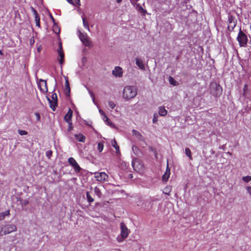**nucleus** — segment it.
I'll return each instance as SVG.
<instances>
[{
    "label": "nucleus",
    "instance_id": "1",
    "mask_svg": "<svg viewBox=\"0 0 251 251\" xmlns=\"http://www.w3.org/2000/svg\"><path fill=\"white\" fill-rule=\"evenodd\" d=\"M137 95L136 89L134 86H126L123 90V98L128 100L134 98Z\"/></svg>",
    "mask_w": 251,
    "mask_h": 251
},
{
    "label": "nucleus",
    "instance_id": "2",
    "mask_svg": "<svg viewBox=\"0 0 251 251\" xmlns=\"http://www.w3.org/2000/svg\"><path fill=\"white\" fill-rule=\"evenodd\" d=\"M236 39L240 47H245L247 46L248 38L247 34L242 30L241 27L239 28Z\"/></svg>",
    "mask_w": 251,
    "mask_h": 251
},
{
    "label": "nucleus",
    "instance_id": "3",
    "mask_svg": "<svg viewBox=\"0 0 251 251\" xmlns=\"http://www.w3.org/2000/svg\"><path fill=\"white\" fill-rule=\"evenodd\" d=\"M211 93L216 97H219L222 94L223 89L220 84L215 83L211 84Z\"/></svg>",
    "mask_w": 251,
    "mask_h": 251
},
{
    "label": "nucleus",
    "instance_id": "4",
    "mask_svg": "<svg viewBox=\"0 0 251 251\" xmlns=\"http://www.w3.org/2000/svg\"><path fill=\"white\" fill-rule=\"evenodd\" d=\"M16 230L17 227L15 225L13 224L6 225L1 227V231L0 232V236H2V234H1V232L3 231V235H6L11 233V232L15 231Z\"/></svg>",
    "mask_w": 251,
    "mask_h": 251
},
{
    "label": "nucleus",
    "instance_id": "5",
    "mask_svg": "<svg viewBox=\"0 0 251 251\" xmlns=\"http://www.w3.org/2000/svg\"><path fill=\"white\" fill-rule=\"evenodd\" d=\"M58 57L57 58V60L59 62V63L61 65H62L64 62V53L63 50L62 44L61 42H59V47L57 50Z\"/></svg>",
    "mask_w": 251,
    "mask_h": 251
},
{
    "label": "nucleus",
    "instance_id": "6",
    "mask_svg": "<svg viewBox=\"0 0 251 251\" xmlns=\"http://www.w3.org/2000/svg\"><path fill=\"white\" fill-rule=\"evenodd\" d=\"M95 177L97 181L103 182L108 180V176L104 172H96Z\"/></svg>",
    "mask_w": 251,
    "mask_h": 251
},
{
    "label": "nucleus",
    "instance_id": "7",
    "mask_svg": "<svg viewBox=\"0 0 251 251\" xmlns=\"http://www.w3.org/2000/svg\"><path fill=\"white\" fill-rule=\"evenodd\" d=\"M121 236L122 238L125 239L127 237L129 230L126 227V225L123 222L121 223Z\"/></svg>",
    "mask_w": 251,
    "mask_h": 251
},
{
    "label": "nucleus",
    "instance_id": "8",
    "mask_svg": "<svg viewBox=\"0 0 251 251\" xmlns=\"http://www.w3.org/2000/svg\"><path fill=\"white\" fill-rule=\"evenodd\" d=\"M68 162L69 164L73 167L76 173H79L81 170L76 160L73 157H69L68 158Z\"/></svg>",
    "mask_w": 251,
    "mask_h": 251
},
{
    "label": "nucleus",
    "instance_id": "9",
    "mask_svg": "<svg viewBox=\"0 0 251 251\" xmlns=\"http://www.w3.org/2000/svg\"><path fill=\"white\" fill-rule=\"evenodd\" d=\"M79 36L80 40L86 46L89 47L91 45V41L86 34L80 33Z\"/></svg>",
    "mask_w": 251,
    "mask_h": 251
},
{
    "label": "nucleus",
    "instance_id": "10",
    "mask_svg": "<svg viewBox=\"0 0 251 251\" xmlns=\"http://www.w3.org/2000/svg\"><path fill=\"white\" fill-rule=\"evenodd\" d=\"M31 10L33 12V14L35 18V21L36 23V25L38 26V27H40V18L39 16L37 11L36 10L35 8L31 7Z\"/></svg>",
    "mask_w": 251,
    "mask_h": 251
},
{
    "label": "nucleus",
    "instance_id": "11",
    "mask_svg": "<svg viewBox=\"0 0 251 251\" xmlns=\"http://www.w3.org/2000/svg\"><path fill=\"white\" fill-rule=\"evenodd\" d=\"M112 74L116 77H121L123 75V71L122 68L119 66L115 67L112 71Z\"/></svg>",
    "mask_w": 251,
    "mask_h": 251
},
{
    "label": "nucleus",
    "instance_id": "12",
    "mask_svg": "<svg viewBox=\"0 0 251 251\" xmlns=\"http://www.w3.org/2000/svg\"><path fill=\"white\" fill-rule=\"evenodd\" d=\"M38 86L40 90L43 92H47L48 88L47 86L46 81L43 79H40V82L38 84Z\"/></svg>",
    "mask_w": 251,
    "mask_h": 251
},
{
    "label": "nucleus",
    "instance_id": "13",
    "mask_svg": "<svg viewBox=\"0 0 251 251\" xmlns=\"http://www.w3.org/2000/svg\"><path fill=\"white\" fill-rule=\"evenodd\" d=\"M73 110L69 108L68 112L64 116V120L67 122L69 123L70 122H72V118L73 116Z\"/></svg>",
    "mask_w": 251,
    "mask_h": 251
},
{
    "label": "nucleus",
    "instance_id": "14",
    "mask_svg": "<svg viewBox=\"0 0 251 251\" xmlns=\"http://www.w3.org/2000/svg\"><path fill=\"white\" fill-rule=\"evenodd\" d=\"M47 99L50 103V108L53 110L55 111L56 107L57 106V101L55 100H52L50 98L47 97Z\"/></svg>",
    "mask_w": 251,
    "mask_h": 251
},
{
    "label": "nucleus",
    "instance_id": "15",
    "mask_svg": "<svg viewBox=\"0 0 251 251\" xmlns=\"http://www.w3.org/2000/svg\"><path fill=\"white\" fill-rule=\"evenodd\" d=\"M133 135H134L137 139L140 141H144V138L143 135L138 131L135 129L132 130Z\"/></svg>",
    "mask_w": 251,
    "mask_h": 251
},
{
    "label": "nucleus",
    "instance_id": "16",
    "mask_svg": "<svg viewBox=\"0 0 251 251\" xmlns=\"http://www.w3.org/2000/svg\"><path fill=\"white\" fill-rule=\"evenodd\" d=\"M136 64L138 66V67L143 70H144L145 69V65L143 62V61L140 58H136Z\"/></svg>",
    "mask_w": 251,
    "mask_h": 251
},
{
    "label": "nucleus",
    "instance_id": "17",
    "mask_svg": "<svg viewBox=\"0 0 251 251\" xmlns=\"http://www.w3.org/2000/svg\"><path fill=\"white\" fill-rule=\"evenodd\" d=\"M65 85V92L66 95L67 96H70L71 89H70V87L69 82V81L68 79H66Z\"/></svg>",
    "mask_w": 251,
    "mask_h": 251
},
{
    "label": "nucleus",
    "instance_id": "18",
    "mask_svg": "<svg viewBox=\"0 0 251 251\" xmlns=\"http://www.w3.org/2000/svg\"><path fill=\"white\" fill-rule=\"evenodd\" d=\"M75 139L79 142L84 143L85 141V137L82 134H75Z\"/></svg>",
    "mask_w": 251,
    "mask_h": 251
},
{
    "label": "nucleus",
    "instance_id": "19",
    "mask_svg": "<svg viewBox=\"0 0 251 251\" xmlns=\"http://www.w3.org/2000/svg\"><path fill=\"white\" fill-rule=\"evenodd\" d=\"M237 23H227V29L229 31L232 32L234 30V28L237 25Z\"/></svg>",
    "mask_w": 251,
    "mask_h": 251
},
{
    "label": "nucleus",
    "instance_id": "20",
    "mask_svg": "<svg viewBox=\"0 0 251 251\" xmlns=\"http://www.w3.org/2000/svg\"><path fill=\"white\" fill-rule=\"evenodd\" d=\"M132 150L134 153L137 156H140L141 154V152L139 148L135 145H133Z\"/></svg>",
    "mask_w": 251,
    "mask_h": 251
},
{
    "label": "nucleus",
    "instance_id": "21",
    "mask_svg": "<svg viewBox=\"0 0 251 251\" xmlns=\"http://www.w3.org/2000/svg\"><path fill=\"white\" fill-rule=\"evenodd\" d=\"M112 146L115 149L116 152L117 154H120V148L118 145H117V142L115 140H114L112 142Z\"/></svg>",
    "mask_w": 251,
    "mask_h": 251
},
{
    "label": "nucleus",
    "instance_id": "22",
    "mask_svg": "<svg viewBox=\"0 0 251 251\" xmlns=\"http://www.w3.org/2000/svg\"><path fill=\"white\" fill-rule=\"evenodd\" d=\"M168 169V167H167L166 172L162 176V180L163 181L166 182L168 180V179L170 176V170L169 169V172H167Z\"/></svg>",
    "mask_w": 251,
    "mask_h": 251
},
{
    "label": "nucleus",
    "instance_id": "23",
    "mask_svg": "<svg viewBox=\"0 0 251 251\" xmlns=\"http://www.w3.org/2000/svg\"><path fill=\"white\" fill-rule=\"evenodd\" d=\"M158 113L160 116H165L167 114V111L164 107H160Z\"/></svg>",
    "mask_w": 251,
    "mask_h": 251
},
{
    "label": "nucleus",
    "instance_id": "24",
    "mask_svg": "<svg viewBox=\"0 0 251 251\" xmlns=\"http://www.w3.org/2000/svg\"><path fill=\"white\" fill-rule=\"evenodd\" d=\"M99 112L100 113V114L101 115H103L104 117H103V120L105 121H106L108 124L110 126H112V124L111 123H110L109 122V119L108 118V117H107V116L105 114L104 111L103 110H102L101 109H100L99 110Z\"/></svg>",
    "mask_w": 251,
    "mask_h": 251
},
{
    "label": "nucleus",
    "instance_id": "25",
    "mask_svg": "<svg viewBox=\"0 0 251 251\" xmlns=\"http://www.w3.org/2000/svg\"><path fill=\"white\" fill-rule=\"evenodd\" d=\"M232 22L237 23L236 18L232 15H228L227 23H232Z\"/></svg>",
    "mask_w": 251,
    "mask_h": 251
},
{
    "label": "nucleus",
    "instance_id": "26",
    "mask_svg": "<svg viewBox=\"0 0 251 251\" xmlns=\"http://www.w3.org/2000/svg\"><path fill=\"white\" fill-rule=\"evenodd\" d=\"M172 190V187L171 186H167L163 191V193L168 195H170Z\"/></svg>",
    "mask_w": 251,
    "mask_h": 251
},
{
    "label": "nucleus",
    "instance_id": "27",
    "mask_svg": "<svg viewBox=\"0 0 251 251\" xmlns=\"http://www.w3.org/2000/svg\"><path fill=\"white\" fill-rule=\"evenodd\" d=\"M94 193L99 198H100L101 196V192L100 190L98 187H95L94 188Z\"/></svg>",
    "mask_w": 251,
    "mask_h": 251
},
{
    "label": "nucleus",
    "instance_id": "28",
    "mask_svg": "<svg viewBox=\"0 0 251 251\" xmlns=\"http://www.w3.org/2000/svg\"><path fill=\"white\" fill-rule=\"evenodd\" d=\"M136 9L141 13H142L144 15L147 13V11L145 10L140 5V4H136Z\"/></svg>",
    "mask_w": 251,
    "mask_h": 251
},
{
    "label": "nucleus",
    "instance_id": "29",
    "mask_svg": "<svg viewBox=\"0 0 251 251\" xmlns=\"http://www.w3.org/2000/svg\"><path fill=\"white\" fill-rule=\"evenodd\" d=\"M82 21L84 27L88 31H90L88 23L84 17H82Z\"/></svg>",
    "mask_w": 251,
    "mask_h": 251
},
{
    "label": "nucleus",
    "instance_id": "30",
    "mask_svg": "<svg viewBox=\"0 0 251 251\" xmlns=\"http://www.w3.org/2000/svg\"><path fill=\"white\" fill-rule=\"evenodd\" d=\"M185 152L186 155L190 159H192V154L191 150L189 148H186L185 149Z\"/></svg>",
    "mask_w": 251,
    "mask_h": 251
},
{
    "label": "nucleus",
    "instance_id": "31",
    "mask_svg": "<svg viewBox=\"0 0 251 251\" xmlns=\"http://www.w3.org/2000/svg\"><path fill=\"white\" fill-rule=\"evenodd\" d=\"M86 197H87V201L89 203H92L94 201V199L91 196L89 192H87Z\"/></svg>",
    "mask_w": 251,
    "mask_h": 251
},
{
    "label": "nucleus",
    "instance_id": "32",
    "mask_svg": "<svg viewBox=\"0 0 251 251\" xmlns=\"http://www.w3.org/2000/svg\"><path fill=\"white\" fill-rule=\"evenodd\" d=\"M104 147V145L103 142H100L98 145V150L100 152L102 151Z\"/></svg>",
    "mask_w": 251,
    "mask_h": 251
},
{
    "label": "nucleus",
    "instance_id": "33",
    "mask_svg": "<svg viewBox=\"0 0 251 251\" xmlns=\"http://www.w3.org/2000/svg\"><path fill=\"white\" fill-rule=\"evenodd\" d=\"M50 17L54 24L53 30L55 31V30H56V28L57 27V25H56V24L55 23V20L51 14H50Z\"/></svg>",
    "mask_w": 251,
    "mask_h": 251
},
{
    "label": "nucleus",
    "instance_id": "34",
    "mask_svg": "<svg viewBox=\"0 0 251 251\" xmlns=\"http://www.w3.org/2000/svg\"><path fill=\"white\" fill-rule=\"evenodd\" d=\"M242 180L246 182H248L251 181V176H243L242 177Z\"/></svg>",
    "mask_w": 251,
    "mask_h": 251
},
{
    "label": "nucleus",
    "instance_id": "35",
    "mask_svg": "<svg viewBox=\"0 0 251 251\" xmlns=\"http://www.w3.org/2000/svg\"><path fill=\"white\" fill-rule=\"evenodd\" d=\"M52 154V151L51 150H48L46 152V155L50 159Z\"/></svg>",
    "mask_w": 251,
    "mask_h": 251
},
{
    "label": "nucleus",
    "instance_id": "36",
    "mask_svg": "<svg viewBox=\"0 0 251 251\" xmlns=\"http://www.w3.org/2000/svg\"><path fill=\"white\" fill-rule=\"evenodd\" d=\"M247 90H248V85L246 84L244 85L243 89V96H246V92H247Z\"/></svg>",
    "mask_w": 251,
    "mask_h": 251
},
{
    "label": "nucleus",
    "instance_id": "37",
    "mask_svg": "<svg viewBox=\"0 0 251 251\" xmlns=\"http://www.w3.org/2000/svg\"><path fill=\"white\" fill-rule=\"evenodd\" d=\"M149 149L150 151H152L154 153L155 156L156 158L157 153V151H156V150L155 149H154L153 147H151V146H150L149 147Z\"/></svg>",
    "mask_w": 251,
    "mask_h": 251
},
{
    "label": "nucleus",
    "instance_id": "38",
    "mask_svg": "<svg viewBox=\"0 0 251 251\" xmlns=\"http://www.w3.org/2000/svg\"><path fill=\"white\" fill-rule=\"evenodd\" d=\"M21 203L22 206H25L29 203V201L27 200H24L21 201Z\"/></svg>",
    "mask_w": 251,
    "mask_h": 251
},
{
    "label": "nucleus",
    "instance_id": "39",
    "mask_svg": "<svg viewBox=\"0 0 251 251\" xmlns=\"http://www.w3.org/2000/svg\"><path fill=\"white\" fill-rule=\"evenodd\" d=\"M0 214H1L3 217V219L5 218V216H9L10 215V211L7 210L4 212L0 213Z\"/></svg>",
    "mask_w": 251,
    "mask_h": 251
},
{
    "label": "nucleus",
    "instance_id": "40",
    "mask_svg": "<svg viewBox=\"0 0 251 251\" xmlns=\"http://www.w3.org/2000/svg\"><path fill=\"white\" fill-rule=\"evenodd\" d=\"M18 132L21 135H25L27 134V132L25 130L19 129L18 130Z\"/></svg>",
    "mask_w": 251,
    "mask_h": 251
},
{
    "label": "nucleus",
    "instance_id": "41",
    "mask_svg": "<svg viewBox=\"0 0 251 251\" xmlns=\"http://www.w3.org/2000/svg\"><path fill=\"white\" fill-rule=\"evenodd\" d=\"M139 163V161L138 159H135L134 160L132 161V167L133 168H134V169L135 170H136V167H135V165L137 163Z\"/></svg>",
    "mask_w": 251,
    "mask_h": 251
},
{
    "label": "nucleus",
    "instance_id": "42",
    "mask_svg": "<svg viewBox=\"0 0 251 251\" xmlns=\"http://www.w3.org/2000/svg\"><path fill=\"white\" fill-rule=\"evenodd\" d=\"M68 124V131H71L73 128V125H72V122H70L69 123H67Z\"/></svg>",
    "mask_w": 251,
    "mask_h": 251
},
{
    "label": "nucleus",
    "instance_id": "43",
    "mask_svg": "<svg viewBox=\"0 0 251 251\" xmlns=\"http://www.w3.org/2000/svg\"><path fill=\"white\" fill-rule=\"evenodd\" d=\"M108 105H109V106L111 108V109H113L116 105L112 101H109L108 102Z\"/></svg>",
    "mask_w": 251,
    "mask_h": 251
},
{
    "label": "nucleus",
    "instance_id": "44",
    "mask_svg": "<svg viewBox=\"0 0 251 251\" xmlns=\"http://www.w3.org/2000/svg\"><path fill=\"white\" fill-rule=\"evenodd\" d=\"M169 80L171 84H173L174 85H175V83L176 82V80L174 79L173 77L170 76L169 77Z\"/></svg>",
    "mask_w": 251,
    "mask_h": 251
},
{
    "label": "nucleus",
    "instance_id": "45",
    "mask_svg": "<svg viewBox=\"0 0 251 251\" xmlns=\"http://www.w3.org/2000/svg\"><path fill=\"white\" fill-rule=\"evenodd\" d=\"M52 100L57 101V96L56 93H53L51 96Z\"/></svg>",
    "mask_w": 251,
    "mask_h": 251
},
{
    "label": "nucleus",
    "instance_id": "46",
    "mask_svg": "<svg viewBox=\"0 0 251 251\" xmlns=\"http://www.w3.org/2000/svg\"><path fill=\"white\" fill-rule=\"evenodd\" d=\"M35 114L37 120L38 121H39L40 119V115L39 113H36Z\"/></svg>",
    "mask_w": 251,
    "mask_h": 251
},
{
    "label": "nucleus",
    "instance_id": "47",
    "mask_svg": "<svg viewBox=\"0 0 251 251\" xmlns=\"http://www.w3.org/2000/svg\"><path fill=\"white\" fill-rule=\"evenodd\" d=\"M130 2L133 4L134 5L136 4L138 0H129Z\"/></svg>",
    "mask_w": 251,
    "mask_h": 251
},
{
    "label": "nucleus",
    "instance_id": "48",
    "mask_svg": "<svg viewBox=\"0 0 251 251\" xmlns=\"http://www.w3.org/2000/svg\"><path fill=\"white\" fill-rule=\"evenodd\" d=\"M152 122L153 123H155L157 122V118L155 115H154L153 118L152 119Z\"/></svg>",
    "mask_w": 251,
    "mask_h": 251
},
{
    "label": "nucleus",
    "instance_id": "49",
    "mask_svg": "<svg viewBox=\"0 0 251 251\" xmlns=\"http://www.w3.org/2000/svg\"><path fill=\"white\" fill-rule=\"evenodd\" d=\"M246 189L248 193L251 195V187L247 186Z\"/></svg>",
    "mask_w": 251,
    "mask_h": 251
},
{
    "label": "nucleus",
    "instance_id": "50",
    "mask_svg": "<svg viewBox=\"0 0 251 251\" xmlns=\"http://www.w3.org/2000/svg\"><path fill=\"white\" fill-rule=\"evenodd\" d=\"M75 2L78 5H80V0H75Z\"/></svg>",
    "mask_w": 251,
    "mask_h": 251
},
{
    "label": "nucleus",
    "instance_id": "51",
    "mask_svg": "<svg viewBox=\"0 0 251 251\" xmlns=\"http://www.w3.org/2000/svg\"><path fill=\"white\" fill-rule=\"evenodd\" d=\"M70 4H73L74 2L73 0H66Z\"/></svg>",
    "mask_w": 251,
    "mask_h": 251
},
{
    "label": "nucleus",
    "instance_id": "52",
    "mask_svg": "<svg viewBox=\"0 0 251 251\" xmlns=\"http://www.w3.org/2000/svg\"><path fill=\"white\" fill-rule=\"evenodd\" d=\"M3 220V217L1 214H0V221Z\"/></svg>",
    "mask_w": 251,
    "mask_h": 251
},
{
    "label": "nucleus",
    "instance_id": "53",
    "mask_svg": "<svg viewBox=\"0 0 251 251\" xmlns=\"http://www.w3.org/2000/svg\"><path fill=\"white\" fill-rule=\"evenodd\" d=\"M90 95L91 96L93 97V99H94V94L93 93V92H90Z\"/></svg>",
    "mask_w": 251,
    "mask_h": 251
},
{
    "label": "nucleus",
    "instance_id": "54",
    "mask_svg": "<svg viewBox=\"0 0 251 251\" xmlns=\"http://www.w3.org/2000/svg\"><path fill=\"white\" fill-rule=\"evenodd\" d=\"M0 54L1 55H3V52L1 50H0Z\"/></svg>",
    "mask_w": 251,
    "mask_h": 251
},
{
    "label": "nucleus",
    "instance_id": "55",
    "mask_svg": "<svg viewBox=\"0 0 251 251\" xmlns=\"http://www.w3.org/2000/svg\"><path fill=\"white\" fill-rule=\"evenodd\" d=\"M116 1L118 2V3H120L122 1V0H116Z\"/></svg>",
    "mask_w": 251,
    "mask_h": 251
},
{
    "label": "nucleus",
    "instance_id": "56",
    "mask_svg": "<svg viewBox=\"0 0 251 251\" xmlns=\"http://www.w3.org/2000/svg\"><path fill=\"white\" fill-rule=\"evenodd\" d=\"M37 50H38V52H40V50H41L40 48V47H39V48H38Z\"/></svg>",
    "mask_w": 251,
    "mask_h": 251
},
{
    "label": "nucleus",
    "instance_id": "57",
    "mask_svg": "<svg viewBox=\"0 0 251 251\" xmlns=\"http://www.w3.org/2000/svg\"><path fill=\"white\" fill-rule=\"evenodd\" d=\"M118 238H117L118 241H119V242H121L122 240H119V239H118Z\"/></svg>",
    "mask_w": 251,
    "mask_h": 251
},
{
    "label": "nucleus",
    "instance_id": "58",
    "mask_svg": "<svg viewBox=\"0 0 251 251\" xmlns=\"http://www.w3.org/2000/svg\"><path fill=\"white\" fill-rule=\"evenodd\" d=\"M250 29H251V25H250Z\"/></svg>",
    "mask_w": 251,
    "mask_h": 251
}]
</instances>
